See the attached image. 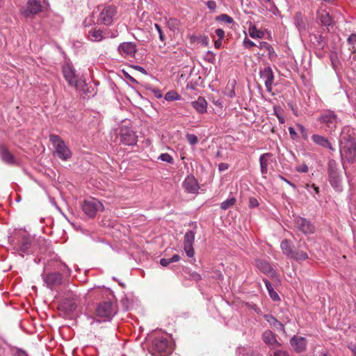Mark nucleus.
<instances>
[{
  "label": "nucleus",
  "instance_id": "1",
  "mask_svg": "<svg viewBox=\"0 0 356 356\" xmlns=\"http://www.w3.org/2000/svg\"><path fill=\"white\" fill-rule=\"evenodd\" d=\"M339 145L341 162L343 168L346 169L344 162L353 163L356 157L355 131L349 126H345L342 128Z\"/></svg>",
  "mask_w": 356,
  "mask_h": 356
},
{
  "label": "nucleus",
  "instance_id": "2",
  "mask_svg": "<svg viewBox=\"0 0 356 356\" xmlns=\"http://www.w3.org/2000/svg\"><path fill=\"white\" fill-rule=\"evenodd\" d=\"M116 312L111 302H104L98 305L96 309V314L98 318L102 319H94L91 316H88V320L90 321L91 325L95 323H99L102 321H110Z\"/></svg>",
  "mask_w": 356,
  "mask_h": 356
},
{
  "label": "nucleus",
  "instance_id": "3",
  "mask_svg": "<svg viewBox=\"0 0 356 356\" xmlns=\"http://www.w3.org/2000/svg\"><path fill=\"white\" fill-rule=\"evenodd\" d=\"M62 69L63 76L70 86L74 87L79 91L84 90L86 82L79 77L72 64L66 63L63 65Z\"/></svg>",
  "mask_w": 356,
  "mask_h": 356
},
{
  "label": "nucleus",
  "instance_id": "4",
  "mask_svg": "<svg viewBox=\"0 0 356 356\" xmlns=\"http://www.w3.org/2000/svg\"><path fill=\"white\" fill-rule=\"evenodd\" d=\"M172 350V345L165 337H156L152 344L149 352L154 356H163Z\"/></svg>",
  "mask_w": 356,
  "mask_h": 356
},
{
  "label": "nucleus",
  "instance_id": "5",
  "mask_svg": "<svg viewBox=\"0 0 356 356\" xmlns=\"http://www.w3.org/2000/svg\"><path fill=\"white\" fill-rule=\"evenodd\" d=\"M329 181L332 188L337 192H341L343 190L342 187V178L340 171L338 168L337 163L334 159H330L328 161L327 168Z\"/></svg>",
  "mask_w": 356,
  "mask_h": 356
},
{
  "label": "nucleus",
  "instance_id": "6",
  "mask_svg": "<svg viewBox=\"0 0 356 356\" xmlns=\"http://www.w3.org/2000/svg\"><path fill=\"white\" fill-rule=\"evenodd\" d=\"M50 141L54 147V154L63 161H67L72 156V152L65 142L57 135H51Z\"/></svg>",
  "mask_w": 356,
  "mask_h": 356
},
{
  "label": "nucleus",
  "instance_id": "7",
  "mask_svg": "<svg viewBox=\"0 0 356 356\" xmlns=\"http://www.w3.org/2000/svg\"><path fill=\"white\" fill-rule=\"evenodd\" d=\"M49 8V3L47 0H29L26 8L22 11V14L26 17H31L42 10H47Z\"/></svg>",
  "mask_w": 356,
  "mask_h": 356
},
{
  "label": "nucleus",
  "instance_id": "8",
  "mask_svg": "<svg viewBox=\"0 0 356 356\" xmlns=\"http://www.w3.org/2000/svg\"><path fill=\"white\" fill-rule=\"evenodd\" d=\"M81 207L83 212L90 218H94L98 211L104 210L103 204L94 197L86 199Z\"/></svg>",
  "mask_w": 356,
  "mask_h": 356
},
{
  "label": "nucleus",
  "instance_id": "9",
  "mask_svg": "<svg viewBox=\"0 0 356 356\" xmlns=\"http://www.w3.org/2000/svg\"><path fill=\"white\" fill-rule=\"evenodd\" d=\"M193 229L187 231L184 236V250L188 257H193L195 251L193 244L197 231V223L191 222Z\"/></svg>",
  "mask_w": 356,
  "mask_h": 356
},
{
  "label": "nucleus",
  "instance_id": "10",
  "mask_svg": "<svg viewBox=\"0 0 356 356\" xmlns=\"http://www.w3.org/2000/svg\"><path fill=\"white\" fill-rule=\"evenodd\" d=\"M318 121L328 130L333 131L336 129L340 120L334 111L327 110L321 113L318 117Z\"/></svg>",
  "mask_w": 356,
  "mask_h": 356
},
{
  "label": "nucleus",
  "instance_id": "11",
  "mask_svg": "<svg viewBox=\"0 0 356 356\" xmlns=\"http://www.w3.org/2000/svg\"><path fill=\"white\" fill-rule=\"evenodd\" d=\"M118 137L120 143L125 145H134L137 143L136 133L131 127L121 126L118 132Z\"/></svg>",
  "mask_w": 356,
  "mask_h": 356
},
{
  "label": "nucleus",
  "instance_id": "12",
  "mask_svg": "<svg viewBox=\"0 0 356 356\" xmlns=\"http://www.w3.org/2000/svg\"><path fill=\"white\" fill-rule=\"evenodd\" d=\"M41 277L45 286L50 289L61 285L63 282V275L58 272L43 273Z\"/></svg>",
  "mask_w": 356,
  "mask_h": 356
},
{
  "label": "nucleus",
  "instance_id": "13",
  "mask_svg": "<svg viewBox=\"0 0 356 356\" xmlns=\"http://www.w3.org/2000/svg\"><path fill=\"white\" fill-rule=\"evenodd\" d=\"M116 14V7L113 6H106L101 11L97 21L100 24L110 25L112 24Z\"/></svg>",
  "mask_w": 356,
  "mask_h": 356
},
{
  "label": "nucleus",
  "instance_id": "14",
  "mask_svg": "<svg viewBox=\"0 0 356 356\" xmlns=\"http://www.w3.org/2000/svg\"><path fill=\"white\" fill-rule=\"evenodd\" d=\"M260 78L264 81L266 90L268 92H272V86L274 82V74L270 66L265 67L259 72Z\"/></svg>",
  "mask_w": 356,
  "mask_h": 356
},
{
  "label": "nucleus",
  "instance_id": "15",
  "mask_svg": "<svg viewBox=\"0 0 356 356\" xmlns=\"http://www.w3.org/2000/svg\"><path fill=\"white\" fill-rule=\"evenodd\" d=\"M118 52L124 57H133L137 51L136 46L131 42L120 43L118 48Z\"/></svg>",
  "mask_w": 356,
  "mask_h": 356
},
{
  "label": "nucleus",
  "instance_id": "16",
  "mask_svg": "<svg viewBox=\"0 0 356 356\" xmlns=\"http://www.w3.org/2000/svg\"><path fill=\"white\" fill-rule=\"evenodd\" d=\"M295 224L296 227L305 234H310L314 232V225L304 218H296Z\"/></svg>",
  "mask_w": 356,
  "mask_h": 356
},
{
  "label": "nucleus",
  "instance_id": "17",
  "mask_svg": "<svg viewBox=\"0 0 356 356\" xmlns=\"http://www.w3.org/2000/svg\"><path fill=\"white\" fill-rule=\"evenodd\" d=\"M183 185L186 191L189 193H195L199 189L197 181L193 176L186 177Z\"/></svg>",
  "mask_w": 356,
  "mask_h": 356
},
{
  "label": "nucleus",
  "instance_id": "18",
  "mask_svg": "<svg viewBox=\"0 0 356 356\" xmlns=\"http://www.w3.org/2000/svg\"><path fill=\"white\" fill-rule=\"evenodd\" d=\"M256 266L261 271L266 274L270 277L273 278L276 277V272L268 262L263 260H257Z\"/></svg>",
  "mask_w": 356,
  "mask_h": 356
},
{
  "label": "nucleus",
  "instance_id": "19",
  "mask_svg": "<svg viewBox=\"0 0 356 356\" xmlns=\"http://www.w3.org/2000/svg\"><path fill=\"white\" fill-rule=\"evenodd\" d=\"M291 345L296 352L300 353L305 350L306 339L302 337H293L290 341Z\"/></svg>",
  "mask_w": 356,
  "mask_h": 356
},
{
  "label": "nucleus",
  "instance_id": "20",
  "mask_svg": "<svg viewBox=\"0 0 356 356\" xmlns=\"http://www.w3.org/2000/svg\"><path fill=\"white\" fill-rule=\"evenodd\" d=\"M0 157L1 159L6 164L15 165L17 161L14 156L3 146L0 147Z\"/></svg>",
  "mask_w": 356,
  "mask_h": 356
},
{
  "label": "nucleus",
  "instance_id": "21",
  "mask_svg": "<svg viewBox=\"0 0 356 356\" xmlns=\"http://www.w3.org/2000/svg\"><path fill=\"white\" fill-rule=\"evenodd\" d=\"M264 342L269 347L274 348L276 346H280L275 334L270 330H266L262 334Z\"/></svg>",
  "mask_w": 356,
  "mask_h": 356
},
{
  "label": "nucleus",
  "instance_id": "22",
  "mask_svg": "<svg viewBox=\"0 0 356 356\" xmlns=\"http://www.w3.org/2000/svg\"><path fill=\"white\" fill-rule=\"evenodd\" d=\"M106 37L102 30L97 28L91 29L88 33V38L92 42H100Z\"/></svg>",
  "mask_w": 356,
  "mask_h": 356
},
{
  "label": "nucleus",
  "instance_id": "23",
  "mask_svg": "<svg viewBox=\"0 0 356 356\" xmlns=\"http://www.w3.org/2000/svg\"><path fill=\"white\" fill-rule=\"evenodd\" d=\"M312 139L315 144H316L322 147L327 148L332 151L334 150V149L332 147L331 143H330L329 140L327 138H325V136L318 135V134H314L312 136Z\"/></svg>",
  "mask_w": 356,
  "mask_h": 356
},
{
  "label": "nucleus",
  "instance_id": "24",
  "mask_svg": "<svg viewBox=\"0 0 356 356\" xmlns=\"http://www.w3.org/2000/svg\"><path fill=\"white\" fill-rule=\"evenodd\" d=\"M317 18L321 26L328 27L332 24V17L330 14L324 10H321L317 12Z\"/></svg>",
  "mask_w": 356,
  "mask_h": 356
},
{
  "label": "nucleus",
  "instance_id": "25",
  "mask_svg": "<svg viewBox=\"0 0 356 356\" xmlns=\"http://www.w3.org/2000/svg\"><path fill=\"white\" fill-rule=\"evenodd\" d=\"M193 107L199 113H204L207 112V102L203 97H198L197 100L192 102Z\"/></svg>",
  "mask_w": 356,
  "mask_h": 356
},
{
  "label": "nucleus",
  "instance_id": "26",
  "mask_svg": "<svg viewBox=\"0 0 356 356\" xmlns=\"http://www.w3.org/2000/svg\"><path fill=\"white\" fill-rule=\"evenodd\" d=\"M280 248L283 254H285L289 258H290L291 256H292V254L294 252L293 250V244L288 239H284L281 242Z\"/></svg>",
  "mask_w": 356,
  "mask_h": 356
},
{
  "label": "nucleus",
  "instance_id": "27",
  "mask_svg": "<svg viewBox=\"0 0 356 356\" xmlns=\"http://www.w3.org/2000/svg\"><path fill=\"white\" fill-rule=\"evenodd\" d=\"M264 318L265 320L270 324V326L280 330H284V325L278 321L274 316L269 314L264 315Z\"/></svg>",
  "mask_w": 356,
  "mask_h": 356
},
{
  "label": "nucleus",
  "instance_id": "28",
  "mask_svg": "<svg viewBox=\"0 0 356 356\" xmlns=\"http://www.w3.org/2000/svg\"><path fill=\"white\" fill-rule=\"evenodd\" d=\"M263 281L265 283L266 287L271 299L274 301L280 300V296L274 290L271 283L266 279H264Z\"/></svg>",
  "mask_w": 356,
  "mask_h": 356
},
{
  "label": "nucleus",
  "instance_id": "29",
  "mask_svg": "<svg viewBox=\"0 0 356 356\" xmlns=\"http://www.w3.org/2000/svg\"><path fill=\"white\" fill-rule=\"evenodd\" d=\"M248 33L252 38H263L264 36V31L258 30L255 25L250 26Z\"/></svg>",
  "mask_w": 356,
  "mask_h": 356
},
{
  "label": "nucleus",
  "instance_id": "30",
  "mask_svg": "<svg viewBox=\"0 0 356 356\" xmlns=\"http://www.w3.org/2000/svg\"><path fill=\"white\" fill-rule=\"evenodd\" d=\"M290 259H293L296 261H305L308 259V255L302 250H296L293 252Z\"/></svg>",
  "mask_w": 356,
  "mask_h": 356
},
{
  "label": "nucleus",
  "instance_id": "31",
  "mask_svg": "<svg viewBox=\"0 0 356 356\" xmlns=\"http://www.w3.org/2000/svg\"><path fill=\"white\" fill-rule=\"evenodd\" d=\"M20 243V250L23 252H27L31 246V240L29 237L24 236Z\"/></svg>",
  "mask_w": 356,
  "mask_h": 356
},
{
  "label": "nucleus",
  "instance_id": "32",
  "mask_svg": "<svg viewBox=\"0 0 356 356\" xmlns=\"http://www.w3.org/2000/svg\"><path fill=\"white\" fill-rule=\"evenodd\" d=\"M236 202V200L234 197H229L226 200L223 201L220 204V209L222 210H227L229 207H232Z\"/></svg>",
  "mask_w": 356,
  "mask_h": 356
},
{
  "label": "nucleus",
  "instance_id": "33",
  "mask_svg": "<svg viewBox=\"0 0 356 356\" xmlns=\"http://www.w3.org/2000/svg\"><path fill=\"white\" fill-rule=\"evenodd\" d=\"M295 24L298 29L300 31L305 29V25L302 17L301 13H298L295 17Z\"/></svg>",
  "mask_w": 356,
  "mask_h": 356
},
{
  "label": "nucleus",
  "instance_id": "34",
  "mask_svg": "<svg viewBox=\"0 0 356 356\" xmlns=\"http://www.w3.org/2000/svg\"><path fill=\"white\" fill-rule=\"evenodd\" d=\"M348 44H349V50L355 52L356 50V33H352L347 39Z\"/></svg>",
  "mask_w": 356,
  "mask_h": 356
},
{
  "label": "nucleus",
  "instance_id": "35",
  "mask_svg": "<svg viewBox=\"0 0 356 356\" xmlns=\"http://www.w3.org/2000/svg\"><path fill=\"white\" fill-rule=\"evenodd\" d=\"M216 20L218 22H222L225 24H234V21L232 17L227 14H222L216 17Z\"/></svg>",
  "mask_w": 356,
  "mask_h": 356
},
{
  "label": "nucleus",
  "instance_id": "36",
  "mask_svg": "<svg viewBox=\"0 0 356 356\" xmlns=\"http://www.w3.org/2000/svg\"><path fill=\"white\" fill-rule=\"evenodd\" d=\"M180 99V95L174 90H170L165 95V99L166 101L179 100Z\"/></svg>",
  "mask_w": 356,
  "mask_h": 356
},
{
  "label": "nucleus",
  "instance_id": "37",
  "mask_svg": "<svg viewBox=\"0 0 356 356\" xmlns=\"http://www.w3.org/2000/svg\"><path fill=\"white\" fill-rule=\"evenodd\" d=\"M270 156V153H265L260 156L259 157V164L260 168L264 167H268V158Z\"/></svg>",
  "mask_w": 356,
  "mask_h": 356
},
{
  "label": "nucleus",
  "instance_id": "38",
  "mask_svg": "<svg viewBox=\"0 0 356 356\" xmlns=\"http://www.w3.org/2000/svg\"><path fill=\"white\" fill-rule=\"evenodd\" d=\"M314 39L316 40V44L319 49H323L325 45V41L323 36L321 35H314Z\"/></svg>",
  "mask_w": 356,
  "mask_h": 356
},
{
  "label": "nucleus",
  "instance_id": "39",
  "mask_svg": "<svg viewBox=\"0 0 356 356\" xmlns=\"http://www.w3.org/2000/svg\"><path fill=\"white\" fill-rule=\"evenodd\" d=\"M158 159L162 161H165L170 164L174 163V159L172 156L168 153L161 154Z\"/></svg>",
  "mask_w": 356,
  "mask_h": 356
},
{
  "label": "nucleus",
  "instance_id": "40",
  "mask_svg": "<svg viewBox=\"0 0 356 356\" xmlns=\"http://www.w3.org/2000/svg\"><path fill=\"white\" fill-rule=\"evenodd\" d=\"M186 138H187V140L189 143V144L191 145H195V144H197L198 143V138L194 134H188L186 135Z\"/></svg>",
  "mask_w": 356,
  "mask_h": 356
},
{
  "label": "nucleus",
  "instance_id": "41",
  "mask_svg": "<svg viewBox=\"0 0 356 356\" xmlns=\"http://www.w3.org/2000/svg\"><path fill=\"white\" fill-rule=\"evenodd\" d=\"M154 27L156 29L159 35V40L165 43V35L164 33L161 29V27L158 24H154Z\"/></svg>",
  "mask_w": 356,
  "mask_h": 356
},
{
  "label": "nucleus",
  "instance_id": "42",
  "mask_svg": "<svg viewBox=\"0 0 356 356\" xmlns=\"http://www.w3.org/2000/svg\"><path fill=\"white\" fill-rule=\"evenodd\" d=\"M243 46L247 48V49H250L252 48V47H254L256 46L255 43L254 42H252V40H250L249 38H248L247 37H245L243 40Z\"/></svg>",
  "mask_w": 356,
  "mask_h": 356
},
{
  "label": "nucleus",
  "instance_id": "43",
  "mask_svg": "<svg viewBox=\"0 0 356 356\" xmlns=\"http://www.w3.org/2000/svg\"><path fill=\"white\" fill-rule=\"evenodd\" d=\"M206 5L207 6V8L211 11V12H215L216 9V3L215 1H213V0H209V1H207L206 2Z\"/></svg>",
  "mask_w": 356,
  "mask_h": 356
},
{
  "label": "nucleus",
  "instance_id": "44",
  "mask_svg": "<svg viewBox=\"0 0 356 356\" xmlns=\"http://www.w3.org/2000/svg\"><path fill=\"white\" fill-rule=\"evenodd\" d=\"M197 40L200 44L204 46H208L209 42V38L206 35L199 37Z\"/></svg>",
  "mask_w": 356,
  "mask_h": 356
},
{
  "label": "nucleus",
  "instance_id": "45",
  "mask_svg": "<svg viewBox=\"0 0 356 356\" xmlns=\"http://www.w3.org/2000/svg\"><path fill=\"white\" fill-rule=\"evenodd\" d=\"M307 189L311 194H318L319 193V188L316 186L315 185H307Z\"/></svg>",
  "mask_w": 356,
  "mask_h": 356
},
{
  "label": "nucleus",
  "instance_id": "46",
  "mask_svg": "<svg viewBox=\"0 0 356 356\" xmlns=\"http://www.w3.org/2000/svg\"><path fill=\"white\" fill-rule=\"evenodd\" d=\"M297 128H298V131L302 134V137L305 139H306L307 138V129H305V127L300 124H298Z\"/></svg>",
  "mask_w": 356,
  "mask_h": 356
},
{
  "label": "nucleus",
  "instance_id": "47",
  "mask_svg": "<svg viewBox=\"0 0 356 356\" xmlns=\"http://www.w3.org/2000/svg\"><path fill=\"white\" fill-rule=\"evenodd\" d=\"M259 206V202L255 197H250L249 199V207L250 208H256Z\"/></svg>",
  "mask_w": 356,
  "mask_h": 356
},
{
  "label": "nucleus",
  "instance_id": "48",
  "mask_svg": "<svg viewBox=\"0 0 356 356\" xmlns=\"http://www.w3.org/2000/svg\"><path fill=\"white\" fill-rule=\"evenodd\" d=\"M257 47L260 49L270 50V44L266 42H260Z\"/></svg>",
  "mask_w": 356,
  "mask_h": 356
},
{
  "label": "nucleus",
  "instance_id": "49",
  "mask_svg": "<svg viewBox=\"0 0 356 356\" xmlns=\"http://www.w3.org/2000/svg\"><path fill=\"white\" fill-rule=\"evenodd\" d=\"M308 167L306 164L303 163L299 166L296 167V170L299 172H308Z\"/></svg>",
  "mask_w": 356,
  "mask_h": 356
},
{
  "label": "nucleus",
  "instance_id": "50",
  "mask_svg": "<svg viewBox=\"0 0 356 356\" xmlns=\"http://www.w3.org/2000/svg\"><path fill=\"white\" fill-rule=\"evenodd\" d=\"M216 35L218 36V39H223L225 37V31L222 29H217L215 31Z\"/></svg>",
  "mask_w": 356,
  "mask_h": 356
},
{
  "label": "nucleus",
  "instance_id": "51",
  "mask_svg": "<svg viewBox=\"0 0 356 356\" xmlns=\"http://www.w3.org/2000/svg\"><path fill=\"white\" fill-rule=\"evenodd\" d=\"M229 164H227L226 163H220L218 165V170L220 172H223V171L227 170L229 168Z\"/></svg>",
  "mask_w": 356,
  "mask_h": 356
},
{
  "label": "nucleus",
  "instance_id": "52",
  "mask_svg": "<svg viewBox=\"0 0 356 356\" xmlns=\"http://www.w3.org/2000/svg\"><path fill=\"white\" fill-rule=\"evenodd\" d=\"M160 264L163 267H166L168 266L170 264H171V261H170V259H165V258H162L160 260Z\"/></svg>",
  "mask_w": 356,
  "mask_h": 356
},
{
  "label": "nucleus",
  "instance_id": "53",
  "mask_svg": "<svg viewBox=\"0 0 356 356\" xmlns=\"http://www.w3.org/2000/svg\"><path fill=\"white\" fill-rule=\"evenodd\" d=\"M289 132L292 139H295L297 137V133L292 127H289Z\"/></svg>",
  "mask_w": 356,
  "mask_h": 356
},
{
  "label": "nucleus",
  "instance_id": "54",
  "mask_svg": "<svg viewBox=\"0 0 356 356\" xmlns=\"http://www.w3.org/2000/svg\"><path fill=\"white\" fill-rule=\"evenodd\" d=\"M268 53V56H269V58L270 59H273L275 57L277 56L273 47L270 45V50H267Z\"/></svg>",
  "mask_w": 356,
  "mask_h": 356
},
{
  "label": "nucleus",
  "instance_id": "55",
  "mask_svg": "<svg viewBox=\"0 0 356 356\" xmlns=\"http://www.w3.org/2000/svg\"><path fill=\"white\" fill-rule=\"evenodd\" d=\"M153 93H154V97L158 99L161 98L163 96L161 91L158 89L153 90Z\"/></svg>",
  "mask_w": 356,
  "mask_h": 356
},
{
  "label": "nucleus",
  "instance_id": "56",
  "mask_svg": "<svg viewBox=\"0 0 356 356\" xmlns=\"http://www.w3.org/2000/svg\"><path fill=\"white\" fill-rule=\"evenodd\" d=\"M170 259L171 263L177 262L180 260V257L178 254H174Z\"/></svg>",
  "mask_w": 356,
  "mask_h": 356
},
{
  "label": "nucleus",
  "instance_id": "57",
  "mask_svg": "<svg viewBox=\"0 0 356 356\" xmlns=\"http://www.w3.org/2000/svg\"><path fill=\"white\" fill-rule=\"evenodd\" d=\"M273 356H288V355L284 351L277 350V351L275 352Z\"/></svg>",
  "mask_w": 356,
  "mask_h": 356
},
{
  "label": "nucleus",
  "instance_id": "58",
  "mask_svg": "<svg viewBox=\"0 0 356 356\" xmlns=\"http://www.w3.org/2000/svg\"><path fill=\"white\" fill-rule=\"evenodd\" d=\"M274 111H275V115H277V118H278V120H279V122H280L281 124L284 123V122H285L284 118L282 116L280 115L277 113V111H276L275 108H274Z\"/></svg>",
  "mask_w": 356,
  "mask_h": 356
},
{
  "label": "nucleus",
  "instance_id": "59",
  "mask_svg": "<svg viewBox=\"0 0 356 356\" xmlns=\"http://www.w3.org/2000/svg\"><path fill=\"white\" fill-rule=\"evenodd\" d=\"M222 39H218L217 40L215 41L214 47L216 49L220 48V47L222 46Z\"/></svg>",
  "mask_w": 356,
  "mask_h": 356
},
{
  "label": "nucleus",
  "instance_id": "60",
  "mask_svg": "<svg viewBox=\"0 0 356 356\" xmlns=\"http://www.w3.org/2000/svg\"><path fill=\"white\" fill-rule=\"evenodd\" d=\"M348 348L353 353V356H356V344L348 346Z\"/></svg>",
  "mask_w": 356,
  "mask_h": 356
},
{
  "label": "nucleus",
  "instance_id": "61",
  "mask_svg": "<svg viewBox=\"0 0 356 356\" xmlns=\"http://www.w3.org/2000/svg\"><path fill=\"white\" fill-rule=\"evenodd\" d=\"M281 179L284 180L286 183H287L289 185H290L291 187L294 188H296V185L294 184L291 183L290 181L285 179L284 177H281Z\"/></svg>",
  "mask_w": 356,
  "mask_h": 356
},
{
  "label": "nucleus",
  "instance_id": "62",
  "mask_svg": "<svg viewBox=\"0 0 356 356\" xmlns=\"http://www.w3.org/2000/svg\"><path fill=\"white\" fill-rule=\"evenodd\" d=\"M17 356H28V355L25 351L19 350L17 353Z\"/></svg>",
  "mask_w": 356,
  "mask_h": 356
},
{
  "label": "nucleus",
  "instance_id": "63",
  "mask_svg": "<svg viewBox=\"0 0 356 356\" xmlns=\"http://www.w3.org/2000/svg\"><path fill=\"white\" fill-rule=\"evenodd\" d=\"M261 172L263 176H265L268 172V167H264L261 168Z\"/></svg>",
  "mask_w": 356,
  "mask_h": 356
},
{
  "label": "nucleus",
  "instance_id": "64",
  "mask_svg": "<svg viewBox=\"0 0 356 356\" xmlns=\"http://www.w3.org/2000/svg\"><path fill=\"white\" fill-rule=\"evenodd\" d=\"M228 97H234L235 96V92L234 90L232 89L229 92V94L227 95Z\"/></svg>",
  "mask_w": 356,
  "mask_h": 356
}]
</instances>
